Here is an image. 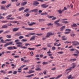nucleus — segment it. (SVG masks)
I'll list each match as a JSON object with an SVG mask.
<instances>
[{
    "label": "nucleus",
    "instance_id": "f257e3e1",
    "mask_svg": "<svg viewBox=\"0 0 79 79\" xmlns=\"http://www.w3.org/2000/svg\"><path fill=\"white\" fill-rule=\"evenodd\" d=\"M54 34H55V33H52V32H48L47 33L46 35V37L47 38L48 37H49L50 35H54Z\"/></svg>",
    "mask_w": 79,
    "mask_h": 79
},
{
    "label": "nucleus",
    "instance_id": "f03ea898",
    "mask_svg": "<svg viewBox=\"0 0 79 79\" xmlns=\"http://www.w3.org/2000/svg\"><path fill=\"white\" fill-rule=\"evenodd\" d=\"M60 21V19H59V20H56L54 22L55 24H56L57 26V27L62 26V24H60V23H58V22H59Z\"/></svg>",
    "mask_w": 79,
    "mask_h": 79
},
{
    "label": "nucleus",
    "instance_id": "7ed1b4c3",
    "mask_svg": "<svg viewBox=\"0 0 79 79\" xmlns=\"http://www.w3.org/2000/svg\"><path fill=\"white\" fill-rule=\"evenodd\" d=\"M73 66L71 67L70 68L66 70V71H69V70H71L72 69L74 68L75 67H76V63H73Z\"/></svg>",
    "mask_w": 79,
    "mask_h": 79
},
{
    "label": "nucleus",
    "instance_id": "20e7f679",
    "mask_svg": "<svg viewBox=\"0 0 79 79\" xmlns=\"http://www.w3.org/2000/svg\"><path fill=\"white\" fill-rule=\"evenodd\" d=\"M16 44H17V47H20V48H21L22 47V44H23V43H21V42H17L16 43Z\"/></svg>",
    "mask_w": 79,
    "mask_h": 79
},
{
    "label": "nucleus",
    "instance_id": "39448f33",
    "mask_svg": "<svg viewBox=\"0 0 79 79\" xmlns=\"http://www.w3.org/2000/svg\"><path fill=\"white\" fill-rule=\"evenodd\" d=\"M72 44H73V45L76 46V45H79V43L77 41H74L72 42Z\"/></svg>",
    "mask_w": 79,
    "mask_h": 79
},
{
    "label": "nucleus",
    "instance_id": "423d86ee",
    "mask_svg": "<svg viewBox=\"0 0 79 79\" xmlns=\"http://www.w3.org/2000/svg\"><path fill=\"white\" fill-rule=\"evenodd\" d=\"M39 2H38L37 1H35L32 4V5L34 6H37L38 5H39Z\"/></svg>",
    "mask_w": 79,
    "mask_h": 79
},
{
    "label": "nucleus",
    "instance_id": "0eeeda50",
    "mask_svg": "<svg viewBox=\"0 0 79 79\" xmlns=\"http://www.w3.org/2000/svg\"><path fill=\"white\" fill-rule=\"evenodd\" d=\"M41 7H43V8H46L48 6V5H47L46 4H43L41 6Z\"/></svg>",
    "mask_w": 79,
    "mask_h": 79
},
{
    "label": "nucleus",
    "instance_id": "6e6552de",
    "mask_svg": "<svg viewBox=\"0 0 79 79\" xmlns=\"http://www.w3.org/2000/svg\"><path fill=\"white\" fill-rule=\"evenodd\" d=\"M24 66H26V65H23L22 66L20 67L19 69H18V73H21V69H22L23 68H24Z\"/></svg>",
    "mask_w": 79,
    "mask_h": 79
},
{
    "label": "nucleus",
    "instance_id": "1a4fd4ad",
    "mask_svg": "<svg viewBox=\"0 0 79 79\" xmlns=\"http://www.w3.org/2000/svg\"><path fill=\"white\" fill-rule=\"evenodd\" d=\"M39 10L38 9H35L33 10H31L30 11V13H32V12H34L35 13H37Z\"/></svg>",
    "mask_w": 79,
    "mask_h": 79
},
{
    "label": "nucleus",
    "instance_id": "9d476101",
    "mask_svg": "<svg viewBox=\"0 0 79 79\" xmlns=\"http://www.w3.org/2000/svg\"><path fill=\"white\" fill-rule=\"evenodd\" d=\"M35 37H37L36 36H35V35H33V36H32L31 37V38L30 39V40H35Z\"/></svg>",
    "mask_w": 79,
    "mask_h": 79
},
{
    "label": "nucleus",
    "instance_id": "9b49d317",
    "mask_svg": "<svg viewBox=\"0 0 79 79\" xmlns=\"http://www.w3.org/2000/svg\"><path fill=\"white\" fill-rule=\"evenodd\" d=\"M65 29V26H63L60 28V31H63Z\"/></svg>",
    "mask_w": 79,
    "mask_h": 79
},
{
    "label": "nucleus",
    "instance_id": "f8f14e48",
    "mask_svg": "<svg viewBox=\"0 0 79 79\" xmlns=\"http://www.w3.org/2000/svg\"><path fill=\"white\" fill-rule=\"evenodd\" d=\"M21 32H18L15 34V36H20V35H21Z\"/></svg>",
    "mask_w": 79,
    "mask_h": 79
},
{
    "label": "nucleus",
    "instance_id": "ddd939ff",
    "mask_svg": "<svg viewBox=\"0 0 79 79\" xmlns=\"http://www.w3.org/2000/svg\"><path fill=\"white\" fill-rule=\"evenodd\" d=\"M36 23L35 22H31L30 23L28 24L29 26H33V25H34V24H35Z\"/></svg>",
    "mask_w": 79,
    "mask_h": 79
},
{
    "label": "nucleus",
    "instance_id": "4468645a",
    "mask_svg": "<svg viewBox=\"0 0 79 79\" xmlns=\"http://www.w3.org/2000/svg\"><path fill=\"white\" fill-rule=\"evenodd\" d=\"M18 29H19V28H15L13 29V32H16V31L18 30Z\"/></svg>",
    "mask_w": 79,
    "mask_h": 79
},
{
    "label": "nucleus",
    "instance_id": "2eb2a0df",
    "mask_svg": "<svg viewBox=\"0 0 79 79\" xmlns=\"http://www.w3.org/2000/svg\"><path fill=\"white\" fill-rule=\"evenodd\" d=\"M27 4V2H24L22 3L21 4V5H22V6H24L25 5H26Z\"/></svg>",
    "mask_w": 79,
    "mask_h": 79
},
{
    "label": "nucleus",
    "instance_id": "dca6fc26",
    "mask_svg": "<svg viewBox=\"0 0 79 79\" xmlns=\"http://www.w3.org/2000/svg\"><path fill=\"white\" fill-rule=\"evenodd\" d=\"M35 71H32V70H29V72H27V73L28 74H31V73H34Z\"/></svg>",
    "mask_w": 79,
    "mask_h": 79
},
{
    "label": "nucleus",
    "instance_id": "f3484780",
    "mask_svg": "<svg viewBox=\"0 0 79 79\" xmlns=\"http://www.w3.org/2000/svg\"><path fill=\"white\" fill-rule=\"evenodd\" d=\"M2 29H4V28H8V26L6 25H3L2 27Z\"/></svg>",
    "mask_w": 79,
    "mask_h": 79
},
{
    "label": "nucleus",
    "instance_id": "a211bd4d",
    "mask_svg": "<svg viewBox=\"0 0 79 79\" xmlns=\"http://www.w3.org/2000/svg\"><path fill=\"white\" fill-rule=\"evenodd\" d=\"M24 9H25L24 7H22L19 8V11H22V10H24Z\"/></svg>",
    "mask_w": 79,
    "mask_h": 79
},
{
    "label": "nucleus",
    "instance_id": "6ab92c4d",
    "mask_svg": "<svg viewBox=\"0 0 79 79\" xmlns=\"http://www.w3.org/2000/svg\"><path fill=\"white\" fill-rule=\"evenodd\" d=\"M7 49H8L9 50H13V48L12 47H10L7 48Z\"/></svg>",
    "mask_w": 79,
    "mask_h": 79
},
{
    "label": "nucleus",
    "instance_id": "aec40b11",
    "mask_svg": "<svg viewBox=\"0 0 79 79\" xmlns=\"http://www.w3.org/2000/svg\"><path fill=\"white\" fill-rule=\"evenodd\" d=\"M34 76V74H32L29 75H28L26 77H32V76Z\"/></svg>",
    "mask_w": 79,
    "mask_h": 79
},
{
    "label": "nucleus",
    "instance_id": "412c9836",
    "mask_svg": "<svg viewBox=\"0 0 79 79\" xmlns=\"http://www.w3.org/2000/svg\"><path fill=\"white\" fill-rule=\"evenodd\" d=\"M57 12H58L59 14H61L62 13V11L61 10H56Z\"/></svg>",
    "mask_w": 79,
    "mask_h": 79
},
{
    "label": "nucleus",
    "instance_id": "4be33fe9",
    "mask_svg": "<svg viewBox=\"0 0 79 79\" xmlns=\"http://www.w3.org/2000/svg\"><path fill=\"white\" fill-rule=\"evenodd\" d=\"M77 26L75 23H73V25H71L72 27H77Z\"/></svg>",
    "mask_w": 79,
    "mask_h": 79
},
{
    "label": "nucleus",
    "instance_id": "5701e85b",
    "mask_svg": "<svg viewBox=\"0 0 79 79\" xmlns=\"http://www.w3.org/2000/svg\"><path fill=\"white\" fill-rule=\"evenodd\" d=\"M8 44H9V45H15V44H13V41H11L8 43Z\"/></svg>",
    "mask_w": 79,
    "mask_h": 79
},
{
    "label": "nucleus",
    "instance_id": "b1692460",
    "mask_svg": "<svg viewBox=\"0 0 79 79\" xmlns=\"http://www.w3.org/2000/svg\"><path fill=\"white\" fill-rule=\"evenodd\" d=\"M39 22H42V21H45V20L44 19H39Z\"/></svg>",
    "mask_w": 79,
    "mask_h": 79
},
{
    "label": "nucleus",
    "instance_id": "393cba45",
    "mask_svg": "<svg viewBox=\"0 0 79 79\" xmlns=\"http://www.w3.org/2000/svg\"><path fill=\"white\" fill-rule=\"evenodd\" d=\"M0 42L2 43H3L4 44H5V43H6V42H5V41H4V40H3V39H2L1 40V41Z\"/></svg>",
    "mask_w": 79,
    "mask_h": 79
},
{
    "label": "nucleus",
    "instance_id": "a878e982",
    "mask_svg": "<svg viewBox=\"0 0 79 79\" xmlns=\"http://www.w3.org/2000/svg\"><path fill=\"white\" fill-rule=\"evenodd\" d=\"M6 37H7V38H8V39H10V38H11V35H7L6 36Z\"/></svg>",
    "mask_w": 79,
    "mask_h": 79
},
{
    "label": "nucleus",
    "instance_id": "bb28decb",
    "mask_svg": "<svg viewBox=\"0 0 79 79\" xmlns=\"http://www.w3.org/2000/svg\"><path fill=\"white\" fill-rule=\"evenodd\" d=\"M28 49L29 50H35V48H29Z\"/></svg>",
    "mask_w": 79,
    "mask_h": 79
},
{
    "label": "nucleus",
    "instance_id": "cd10ccee",
    "mask_svg": "<svg viewBox=\"0 0 79 79\" xmlns=\"http://www.w3.org/2000/svg\"><path fill=\"white\" fill-rule=\"evenodd\" d=\"M42 64L43 65H45L46 64H48V62H43L42 63Z\"/></svg>",
    "mask_w": 79,
    "mask_h": 79
},
{
    "label": "nucleus",
    "instance_id": "c85d7f7f",
    "mask_svg": "<svg viewBox=\"0 0 79 79\" xmlns=\"http://www.w3.org/2000/svg\"><path fill=\"white\" fill-rule=\"evenodd\" d=\"M62 76V74H61L59 75H58L56 78V79H58V78H60V77H61V76Z\"/></svg>",
    "mask_w": 79,
    "mask_h": 79
},
{
    "label": "nucleus",
    "instance_id": "c756f323",
    "mask_svg": "<svg viewBox=\"0 0 79 79\" xmlns=\"http://www.w3.org/2000/svg\"><path fill=\"white\" fill-rule=\"evenodd\" d=\"M1 10H5V8L3 6H1Z\"/></svg>",
    "mask_w": 79,
    "mask_h": 79
},
{
    "label": "nucleus",
    "instance_id": "7c9ffc66",
    "mask_svg": "<svg viewBox=\"0 0 79 79\" xmlns=\"http://www.w3.org/2000/svg\"><path fill=\"white\" fill-rule=\"evenodd\" d=\"M35 70H36V71H41V70H42V69L39 68L36 69Z\"/></svg>",
    "mask_w": 79,
    "mask_h": 79
},
{
    "label": "nucleus",
    "instance_id": "2f4dec72",
    "mask_svg": "<svg viewBox=\"0 0 79 79\" xmlns=\"http://www.w3.org/2000/svg\"><path fill=\"white\" fill-rule=\"evenodd\" d=\"M29 11V9H26L24 11H23V13H26V12H27V11Z\"/></svg>",
    "mask_w": 79,
    "mask_h": 79
},
{
    "label": "nucleus",
    "instance_id": "473e14b6",
    "mask_svg": "<svg viewBox=\"0 0 79 79\" xmlns=\"http://www.w3.org/2000/svg\"><path fill=\"white\" fill-rule=\"evenodd\" d=\"M15 19V18H7L6 19L7 20L10 19V20H13V19Z\"/></svg>",
    "mask_w": 79,
    "mask_h": 79
},
{
    "label": "nucleus",
    "instance_id": "72a5a7b5",
    "mask_svg": "<svg viewBox=\"0 0 79 79\" xmlns=\"http://www.w3.org/2000/svg\"><path fill=\"white\" fill-rule=\"evenodd\" d=\"M1 4H5L6 3V1H3L1 2Z\"/></svg>",
    "mask_w": 79,
    "mask_h": 79
},
{
    "label": "nucleus",
    "instance_id": "f704fd0d",
    "mask_svg": "<svg viewBox=\"0 0 79 79\" xmlns=\"http://www.w3.org/2000/svg\"><path fill=\"white\" fill-rule=\"evenodd\" d=\"M8 45H9V44L8 43H6L4 45V47H7Z\"/></svg>",
    "mask_w": 79,
    "mask_h": 79
},
{
    "label": "nucleus",
    "instance_id": "c9c22d12",
    "mask_svg": "<svg viewBox=\"0 0 79 79\" xmlns=\"http://www.w3.org/2000/svg\"><path fill=\"white\" fill-rule=\"evenodd\" d=\"M12 16V15H10L7 16V17H6V18H10V17H11Z\"/></svg>",
    "mask_w": 79,
    "mask_h": 79
},
{
    "label": "nucleus",
    "instance_id": "e433bc0d",
    "mask_svg": "<svg viewBox=\"0 0 79 79\" xmlns=\"http://www.w3.org/2000/svg\"><path fill=\"white\" fill-rule=\"evenodd\" d=\"M0 72L1 73H3V74H6V71H4L3 70H1V71H0Z\"/></svg>",
    "mask_w": 79,
    "mask_h": 79
},
{
    "label": "nucleus",
    "instance_id": "4c0bfd02",
    "mask_svg": "<svg viewBox=\"0 0 79 79\" xmlns=\"http://www.w3.org/2000/svg\"><path fill=\"white\" fill-rule=\"evenodd\" d=\"M1 16H2V14H0V19H4V17Z\"/></svg>",
    "mask_w": 79,
    "mask_h": 79
},
{
    "label": "nucleus",
    "instance_id": "58836bf2",
    "mask_svg": "<svg viewBox=\"0 0 79 79\" xmlns=\"http://www.w3.org/2000/svg\"><path fill=\"white\" fill-rule=\"evenodd\" d=\"M47 25H48V26H53V24H52L51 23H48L47 24Z\"/></svg>",
    "mask_w": 79,
    "mask_h": 79
},
{
    "label": "nucleus",
    "instance_id": "ea45409f",
    "mask_svg": "<svg viewBox=\"0 0 79 79\" xmlns=\"http://www.w3.org/2000/svg\"><path fill=\"white\" fill-rule=\"evenodd\" d=\"M23 38H24V37L23 36H20L19 37V39H23Z\"/></svg>",
    "mask_w": 79,
    "mask_h": 79
},
{
    "label": "nucleus",
    "instance_id": "a19ab883",
    "mask_svg": "<svg viewBox=\"0 0 79 79\" xmlns=\"http://www.w3.org/2000/svg\"><path fill=\"white\" fill-rule=\"evenodd\" d=\"M16 6H19L20 5V3L19 2H16Z\"/></svg>",
    "mask_w": 79,
    "mask_h": 79
},
{
    "label": "nucleus",
    "instance_id": "79ce46f5",
    "mask_svg": "<svg viewBox=\"0 0 79 79\" xmlns=\"http://www.w3.org/2000/svg\"><path fill=\"white\" fill-rule=\"evenodd\" d=\"M71 77H72V75L71 74L68 77V79H71Z\"/></svg>",
    "mask_w": 79,
    "mask_h": 79
},
{
    "label": "nucleus",
    "instance_id": "37998d69",
    "mask_svg": "<svg viewBox=\"0 0 79 79\" xmlns=\"http://www.w3.org/2000/svg\"><path fill=\"white\" fill-rule=\"evenodd\" d=\"M50 75H47V76H46L44 77V78H48V77H50Z\"/></svg>",
    "mask_w": 79,
    "mask_h": 79
},
{
    "label": "nucleus",
    "instance_id": "c03bdc74",
    "mask_svg": "<svg viewBox=\"0 0 79 79\" xmlns=\"http://www.w3.org/2000/svg\"><path fill=\"white\" fill-rule=\"evenodd\" d=\"M56 49V48L55 47L53 46L52 47V50H55Z\"/></svg>",
    "mask_w": 79,
    "mask_h": 79
},
{
    "label": "nucleus",
    "instance_id": "a18cd8bd",
    "mask_svg": "<svg viewBox=\"0 0 79 79\" xmlns=\"http://www.w3.org/2000/svg\"><path fill=\"white\" fill-rule=\"evenodd\" d=\"M36 34L35 33H30L29 34V35H35Z\"/></svg>",
    "mask_w": 79,
    "mask_h": 79
},
{
    "label": "nucleus",
    "instance_id": "49530a36",
    "mask_svg": "<svg viewBox=\"0 0 79 79\" xmlns=\"http://www.w3.org/2000/svg\"><path fill=\"white\" fill-rule=\"evenodd\" d=\"M47 15V13L45 12V13H42L41 14V15Z\"/></svg>",
    "mask_w": 79,
    "mask_h": 79
},
{
    "label": "nucleus",
    "instance_id": "de8ad7c7",
    "mask_svg": "<svg viewBox=\"0 0 79 79\" xmlns=\"http://www.w3.org/2000/svg\"><path fill=\"white\" fill-rule=\"evenodd\" d=\"M43 73L44 74H47V70H44L43 72Z\"/></svg>",
    "mask_w": 79,
    "mask_h": 79
},
{
    "label": "nucleus",
    "instance_id": "09e8293b",
    "mask_svg": "<svg viewBox=\"0 0 79 79\" xmlns=\"http://www.w3.org/2000/svg\"><path fill=\"white\" fill-rule=\"evenodd\" d=\"M29 61V60H25L23 61L24 63H28Z\"/></svg>",
    "mask_w": 79,
    "mask_h": 79
},
{
    "label": "nucleus",
    "instance_id": "8fccbe9b",
    "mask_svg": "<svg viewBox=\"0 0 79 79\" xmlns=\"http://www.w3.org/2000/svg\"><path fill=\"white\" fill-rule=\"evenodd\" d=\"M11 6V4H8L6 6V8H8V7H10Z\"/></svg>",
    "mask_w": 79,
    "mask_h": 79
},
{
    "label": "nucleus",
    "instance_id": "3c124183",
    "mask_svg": "<svg viewBox=\"0 0 79 79\" xmlns=\"http://www.w3.org/2000/svg\"><path fill=\"white\" fill-rule=\"evenodd\" d=\"M75 53L79 55V51H77V50H76Z\"/></svg>",
    "mask_w": 79,
    "mask_h": 79
},
{
    "label": "nucleus",
    "instance_id": "603ef678",
    "mask_svg": "<svg viewBox=\"0 0 79 79\" xmlns=\"http://www.w3.org/2000/svg\"><path fill=\"white\" fill-rule=\"evenodd\" d=\"M30 14L27 13L24 16H26V17H28V16H29Z\"/></svg>",
    "mask_w": 79,
    "mask_h": 79
},
{
    "label": "nucleus",
    "instance_id": "864d4df0",
    "mask_svg": "<svg viewBox=\"0 0 79 79\" xmlns=\"http://www.w3.org/2000/svg\"><path fill=\"white\" fill-rule=\"evenodd\" d=\"M57 53H59V54H63V52H57Z\"/></svg>",
    "mask_w": 79,
    "mask_h": 79
},
{
    "label": "nucleus",
    "instance_id": "5fc2aeb1",
    "mask_svg": "<svg viewBox=\"0 0 79 79\" xmlns=\"http://www.w3.org/2000/svg\"><path fill=\"white\" fill-rule=\"evenodd\" d=\"M27 40L25 39H23L21 40L22 42H26Z\"/></svg>",
    "mask_w": 79,
    "mask_h": 79
},
{
    "label": "nucleus",
    "instance_id": "6e6d98bb",
    "mask_svg": "<svg viewBox=\"0 0 79 79\" xmlns=\"http://www.w3.org/2000/svg\"><path fill=\"white\" fill-rule=\"evenodd\" d=\"M75 34H71V37H74V36H75Z\"/></svg>",
    "mask_w": 79,
    "mask_h": 79
},
{
    "label": "nucleus",
    "instance_id": "4d7b16f0",
    "mask_svg": "<svg viewBox=\"0 0 79 79\" xmlns=\"http://www.w3.org/2000/svg\"><path fill=\"white\" fill-rule=\"evenodd\" d=\"M64 44H69V43H71V42H69L68 41H66L65 42H64Z\"/></svg>",
    "mask_w": 79,
    "mask_h": 79
},
{
    "label": "nucleus",
    "instance_id": "13d9d810",
    "mask_svg": "<svg viewBox=\"0 0 79 79\" xmlns=\"http://www.w3.org/2000/svg\"><path fill=\"white\" fill-rule=\"evenodd\" d=\"M10 32V31H6L5 32H4L3 33V34H6V33H8V32Z\"/></svg>",
    "mask_w": 79,
    "mask_h": 79
},
{
    "label": "nucleus",
    "instance_id": "bf43d9fd",
    "mask_svg": "<svg viewBox=\"0 0 79 79\" xmlns=\"http://www.w3.org/2000/svg\"><path fill=\"white\" fill-rule=\"evenodd\" d=\"M38 2H44V0H37Z\"/></svg>",
    "mask_w": 79,
    "mask_h": 79
},
{
    "label": "nucleus",
    "instance_id": "052dcab7",
    "mask_svg": "<svg viewBox=\"0 0 79 79\" xmlns=\"http://www.w3.org/2000/svg\"><path fill=\"white\" fill-rule=\"evenodd\" d=\"M36 35H38L39 36H40V35H42V34H36Z\"/></svg>",
    "mask_w": 79,
    "mask_h": 79
},
{
    "label": "nucleus",
    "instance_id": "680f3d73",
    "mask_svg": "<svg viewBox=\"0 0 79 79\" xmlns=\"http://www.w3.org/2000/svg\"><path fill=\"white\" fill-rule=\"evenodd\" d=\"M13 74H17V72L16 71H14L13 73Z\"/></svg>",
    "mask_w": 79,
    "mask_h": 79
},
{
    "label": "nucleus",
    "instance_id": "e2e57ef3",
    "mask_svg": "<svg viewBox=\"0 0 79 79\" xmlns=\"http://www.w3.org/2000/svg\"><path fill=\"white\" fill-rule=\"evenodd\" d=\"M69 33H70V32L69 31H68L65 32L64 34H69Z\"/></svg>",
    "mask_w": 79,
    "mask_h": 79
},
{
    "label": "nucleus",
    "instance_id": "0e129e2a",
    "mask_svg": "<svg viewBox=\"0 0 79 79\" xmlns=\"http://www.w3.org/2000/svg\"><path fill=\"white\" fill-rule=\"evenodd\" d=\"M71 52H73V51H74L75 49H72L69 50Z\"/></svg>",
    "mask_w": 79,
    "mask_h": 79
},
{
    "label": "nucleus",
    "instance_id": "69168bd1",
    "mask_svg": "<svg viewBox=\"0 0 79 79\" xmlns=\"http://www.w3.org/2000/svg\"><path fill=\"white\" fill-rule=\"evenodd\" d=\"M12 40L11 39H9V40H8V39H7L5 41H11V40Z\"/></svg>",
    "mask_w": 79,
    "mask_h": 79
},
{
    "label": "nucleus",
    "instance_id": "338daca9",
    "mask_svg": "<svg viewBox=\"0 0 79 79\" xmlns=\"http://www.w3.org/2000/svg\"><path fill=\"white\" fill-rule=\"evenodd\" d=\"M65 31H71V30L70 29H66Z\"/></svg>",
    "mask_w": 79,
    "mask_h": 79
},
{
    "label": "nucleus",
    "instance_id": "774afa93",
    "mask_svg": "<svg viewBox=\"0 0 79 79\" xmlns=\"http://www.w3.org/2000/svg\"><path fill=\"white\" fill-rule=\"evenodd\" d=\"M73 55H74V56H78V55L79 54H73Z\"/></svg>",
    "mask_w": 79,
    "mask_h": 79
}]
</instances>
